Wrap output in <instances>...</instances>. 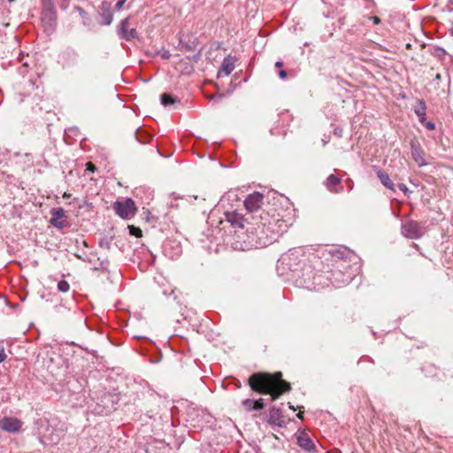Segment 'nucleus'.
Returning <instances> with one entry per match:
<instances>
[{
  "instance_id": "nucleus-1",
  "label": "nucleus",
  "mask_w": 453,
  "mask_h": 453,
  "mask_svg": "<svg viewBox=\"0 0 453 453\" xmlns=\"http://www.w3.org/2000/svg\"><path fill=\"white\" fill-rule=\"evenodd\" d=\"M264 198L263 194L254 192L244 201L251 222H249L247 232L236 231V236L242 242L239 247L241 250L266 247L276 241L288 227L284 216L278 209L270 207L267 210H261Z\"/></svg>"
},
{
  "instance_id": "nucleus-2",
  "label": "nucleus",
  "mask_w": 453,
  "mask_h": 453,
  "mask_svg": "<svg viewBox=\"0 0 453 453\" xmlns=\"http://www.w3.org/2000/svg\"><path fill=\"white\" fill-rule=\"evenodd\" d=\"M280 372L274 374L257 372L249 378L252 390L261 394H270L272 400H276L281 394L290 390V384L282 380Z\"/></svg>"
},
{
  "instance_id": "nucleus-3",
  "label": "nucleus",
  "mask_w": 453,
  "mask_h": 453,
  "mask_svg": "<svg viewBox=\"0 0 453 453\" xmlns=\"http://www.w3.org/2000/svg\"><path fill=\"white\" fill-rule=\"evenodd\" d=\"M113 210L122 219H129L136 213V206L131 198H127L124 201H116L113 203Z\"/></svg>"
},
{
  "instance_id": "nucleus-4",
  "label": "nucleus",
  "mask_w": 453,
  "mask_h": 453,
  "mask_svg": "<svg viewBox=\"0 0 453 453\" xmlns=\"http://www.w3.org/2000/svg\"><path fill=\"white\" fill-rule=\"evenodd\" d=\"M64 436V430L62 428L48 426L45 433L42 435L40 441L44 446H55L59 443Z\"/></svg>"
},
{
  "instance_id": "nucleus-5",
  "label": "nucleus",
  "mask_w": 453,
  "mask_h": 453,
  "mask_svg": "<svg viewBox=\"0 0 453 453\" xmlns=\"http://www.w3.org/2000/svg\"><path fill=\"white\" fill-rule=\"evenodd\" d=\"M402 234L410 239H418L425 234V229L418 222L408 220L402 225Z\"/></svg>"
},
{
  "instance_id": "nucleus-6",
  "label": "nucleus",
  "mask_w": 453,
  "mask_h": 453,
  "mask_svg": "<svg viewBox=\"0 0 453 453\" xmlns=\"http://www.w3.org/2000/svg\"><path fill=\"white\" fill-rule=\"evenodd\" d=\"M129 17L122 19L117 28L118 35L126 41H132L138 37L136 29L129 27Z\"/></svg>"
},
{
  "instance_id": "nucleus-7",
  "label": "nucleus",
  "mask_w": 453,
  "mask_h": 453,
  "mask_svg": "<svg viewBox=\"0 0 453 453\" xmlns=\"http://www.w3.org/2000/svg\"><path fill=\"white\" fill-rule=\"evenodd\" d=\"M226 220L229 222L233 226H238L242 230L245 227V224H247L246 228L250 226L249 222H251L250 217L244 218L241 213L236 211H226L225 212Z\"/></svg>"
},
{
  "instance_id": "nucleus-8",
  "label": "nucleus",
  "mask_w": 453,
  "mask_h": 453,
  "mask_svg": "<svg viewBox=\"0 0 453 453\" xmlns=\"http://www.w3.org/2000/svg\"><path fill=\"white\" fill-rule=\"evenodd\" d=\"M21 426L22 422L17 418L4 417L0 419V428L8 433L19 432Z\"/></svg>"
},
{
  "instance_id": "nucleus-9",
  "label": "nucleus",
  "mask_w": 453,
  "mask_h": 453,
  "mask_svg": "<svg viewBox=\"0 0 453 453\" xmlns=\"http://www.w3.org/2000/svg\"><path fill=\"white\" fill-rule=\"evenodd\" d=\"M111 4L107 1L102 2L101 5L98 9V13L102 19L101 24L104 26H109L111 24L113 19V14L111 11Z\"/></svg>"
},
{
  "instance_id": "nucleus-10",
  "label": "nucleus",
  "mask_w": 453,
  "mask_h": 453,
  "mask_svg": "<svg viewBox=\"0 0 453 453\" xmlns=\"http://www.w3.org/2000/svg\"><path fill=\"white\" fill-rule=\"evenodd\" d=\"M51 219L50 220V224L59 229L66 226L67 223L64 220H61L65 217V211L63 208H53L50 211Z\"/></svg>"
},
{
  "instance_id": "nucleus-11",
  "label": "nucleus",
  "mask_w": 453,
  "mask_h": 453,
  "mask_svg": "<svg viewBox=\"0 0 453 453\" xmlns=\"http://www.w3.org/2000/svg\"><path fill=\"white\" fill-rule=\"evenodd\" d=\"M411 157L418 166L426 165L425 158V152L421 149L419 143L417 141L411 142Z\"/></svg>"
},
{
  "instance_id": "nucleus-12",
  "label": "nucleus",
  "mask_w": 453,
  "mask_h": 453,
  "mask_svg": "<svg viewBox=\"0 0 453 453\" xmlns=\"http://www.w3.org/2000/svg\"><path fill=\"white\" fill-rule=\"evenodd\" d=\"M297 444L303 449L311 452L315 449V445L309 435L305 433H301L297 436Z\"/></svg>"
},
{
  "instance_id": "nucleus-13",
  "label": "nucleus",
  "mask_w": 453,
  "mask_h": 453,
  "mask_svg": "<svg viewBox=\"0 0 453 453\" xmlns=\"http://www.w3.org/2000/svg\"><path fill=\"white\" fill-rule=\"evenodd\" d=\"M340 183L341 179L339 177L335 176L334 174H330L325 181V186L332 193H340L342 190V188H337Z\"/></svg>"
},
{
  "instance_id": "nucleus-14",
  "label": "nucleus",
  "mask_w": 453,
  "mask_h": 453,
  "mask_svg": "<svg viewBox=\"0 0 453 453\" xmlns=\"http://www.w3.org/2000/svg\"><path fill=\"white\" fill-rule=\"evenodd\" d=\"M77 58H78L77 51L72 48L66 49L61 54V58L64 61L65 65H70L75 64Z\"/></svg>"
},
{
  "instance_id": "nucleus-15",
  "label": "nucleus",
  "mask_w": 453,
  "mask_h": 453,
  "mask_svg": "<svg viewBox=\"0 0 453 453\" xmlns=\"http://www.w3.org/2000/svg\"><path fill=\"white\" fill-rule=\"evenodd\" d=\"M234 69V58L228 56L224 58L221 67L219 71V75L224 73L228 76Z\"/></svg>"
},
{
  "instance_id": "nucleus-16",
  "label": "nucleus",
  "mask_w": 453,
  "mask_h": 453,
  "mask_svg": "<svg viewBox=\"0 0 453 453\" xmlns=\"http://www.w3.org/2000/svg\"><path fill=\"white\" fill-rule=\"evenodd\" d=\"M376 174L384 187L395 191V185L393 181L390 180L389 175L385 171L380 168H376Z\"/></svg>"
},
{
  "instance_id": "nucleus-17",
  "label": "nucleus",
  "mask_w": 453,
  "mask_h": 453,
  "mask_svg": "<svg viewBox=\"0 0 453 453\" xmlns=\"http://www.w3.org/2000/svg\"><path fill=\"white\" fill-rule=\"evenodd\" d=\"M267 422L271 425L281 426V423L283 422L281 411L280 409L272 408L269 411Z\"/></svg>"
},
{
  "instance_id": "nucleus-18",
  "label": "nucleus",
  "mask_w": 453,
  "mask_h": 453,
  "mask_svg": "<svg viewBox=\"0 0 453 453\" xmlns=\"http://www.w3.org/2000/svg\"><path fill=\"white\" fill-rule=\"evenodd\" d=\"M414 111L418 116L419 121L421 123H424L426 120V106L424 101L418 100L414 106Z\"/></svg>"
},
{
  "instance_id": "nucleus-19",
  "label": "nucleus",
  "mask_w": 453,
  "mask_h": 453,
  "mask_svg": "<svg viewBox=\"0 0 453 453\" xmlns=\"http://www.w3.org/2000/svg\"><path fill=\"white\" fill-rule=\"evenodd\" d=\"M56 19L55 12L52 11L51 8L46 9V4H44V10L42 12V21L45 22L47 19L50 24L53 22Z\"/></svg>"
},
{
  "instance_id": "nucleus-20",
  "label": "nucleus",
  "mask_w": 453,
  "mask_h": 453,
  "mask_svg": "<svg viewBox=\"0 0 453 453\" xmlns=\"http://www.w3.org/2000/svg\"><path fill=\"white\" fill-rule=\"evenodd\" d=\"M175 102L176 99L170 94L165 93L161 96V104L165 106L173 104Z\"/></svg>"
},
{
  "instance_id": "nucleus-21",
  "label": "nucleus",
  "mask_w": 453,
  "mask_h": 453,
  "mask_svg": "<svg viewBox=\"0 0 453 453\" xmlns=\"http://www.w3.org/2000/svg\"><path fill=\"white\" fill-rule=\"evenodd\" d=\"M58 289L60 292L66 293L70 289V285L66 280H62L58 283Z\"/></svg>"
},
{
  "instance_id": "nucleus-22",
  "label": "nucleus",
  "mask_w": 453,
  "mask_h": 453,
  "mask_svg": "<svg viewBox=\"0 0 453 453\" xmlns=\"http://www.w3.org/2000/svg\"><path fill=\"white\" fill-rule=\"evenodd\" d=\"M242 405L248 411L255 410V401L254 400L246 399L242 402Z\"/></svg>"
},
{
  "instance_id": "nucleus-23",
  "label": "nucleus",
  "mask_w": 453,
  "mask_h": 453,
  "mask_svg": "<svg viewBox=\"0 0 453 453\" xmlns=\"http://www.w3.org/2000/svg\"><path fill=\"white\" fill-rule=\"evenodd\" d=\"M264 400L262 398L255 401V410L259 411L264 408Z\"/></svg>"
},
{
  "instance_id": "nucleus-24",
  "label": "nucleus",
  "mask_w": 453,
  "mask_h": 453,
  "mask_svg": "<svg viewBox=\"0 0 453 453\" xmlns=\"http://www.w3.org/2000/svg\"><path fill=\"white\" fill-rule=\"evenodd\" d=\"M129 229H130V233H131L132 234L136 235V236H141V235H142V231H141V229L136 228V227H134V226H129Z\"/></svg>"
},
{
  "instance_id": "nucleus-25",
  "label": "nucleus",
  "mask_w": 453,
  "mask_h": 453,
  "mask_svg": "<svg viewBox=\"0 0 453 453\" xmlns=\"http://www.w3.org/2000/svg\"><path fill=\"white\" fill-rule=\"evenodd\" d=\"M158 54H160L163 59H168L171 57V54L168 50H162Z\"/></svg>"
},
{
  "instance_id": "nucleus-26",
  "label": "nucleus",
  "mask_w": 453,
  "mask_h": 453,
  "mask_svg": "<svg viewBox=\"0 0 453 453\" xmlns=\"http://www.w3.org/2000/svg\"><path fill=\"white\" fill-rule=\"evenodd\" d=\"M126 2H127V0H119L115 5V9L117 11L121 10V8L123 7V5L125 4Z\"/></svg>"
},
{
  "instance_id": "nucleus-27",
  "label": "nucleus",
  "mask_w": 453,
  "mask_h": 453,
  "mask_svg": "<svg viewBox=\"0 0 453 453\" xmlns=\"http://www.w3.org/2000/svg\"><path fill=\"white\" fill-rule=\"evenodd\" d=\"M75 9L79 12V13L81 14V16L84 19L83 23H84V24H86V20H85V19H86V15H87V13H86V12H84V10H82L81 7L76 6V7H75Z\"/></svg>"
},
{
  "instance_id": "nucleus-28",
  "label": "nucleus",
  "mask_w": 453,
  "mask_h": 453,
  "mask_svg": "<svg viewBox=\"0 0 453 453\" xmlns=\"http://www.w3.org/2000/svg\"><path fill=\"white\" fill-rule=\"evenodd\" d=\"M423 124H425L428 130H434L435 128V125L431 121L424 122Z\"/></svg>"
},
{
  "instance_id": "nucleus-29",
  "label": "nucleus",
  "mask_w": 453,
  "mask_h": 453,
  "mask_svg": "<svg viewBox=\"0 0 453 453\" xmlns=\"http://www.w3.org/2000/svg\"><path fill=\"white\" fill-rule=\"evenodd\" d=\"M59 5L62 9H66L69 5V0H60Z\"/></svg>"
},
{
  "instance_id": "nucleus-30",
  "label": "nucleus",
  "mask_w": 453,
  "mask_h": 453,
  "mask_svg": "<svg viewBox=\"0 0 453 453\" xmlns=\"http://www.w3.org/2000/svg\"><path fill=\"white\" fill-rule=\"evenodd\" d=\"M398 188H399V189L401 191H403L405 194L409 192V189H408L407 186L405 184H403V183L398 184Z\"/></svg>"
},
{
  "instance_id": "nucleus-31",
  "label": "nucleus",
  "mask_w": 453,
  "mask_h": 453,
  "mask_svg": "<svg viewBox=\"0 0 453 453\" xmlns=\"http://www.w3.org/2000/svg\"><path fill=\"white\" fill-rule=\"evenodd\" d=\"M6 358V354L4 352V348L0 347V363L3 362Z\"/></svg>"
},
{
  "instance_id": "nucleus-32",
  "label": "nucleus",
  "mask_w": 453,
  "mask_h": 453,
  "mask_svg": "<svg viewBox=\"0 0 453 453\" xmlns=\"http://www.w3.org/2000/svg\"><path fill=\"white\" fill-rule=\"evenodd\" d=\"M86 165H87V170H88L90 172H95L96 166L91 162L87 163Z\"/></svg>"
},
{
  "instance_id": "nucleus-33",
  "label": "nucleus",
  "mask_w": 453,
  "mask_h": 453,
  "mask_svg": "<svg viewBox=\"0 0 453 453\" xmlns=\"http://www.w3.org/2000/svg\"><path fill=\"white\" fill-rule=\"evenodd\" d=\"M279 76L281 79H285L287 77V72L285 70H280L279 72Z\"/></svg>"
},
{
  "instance_id": "nucleus-34",
  "label": "nucleus",
  "mask_w": 453,
  "mask_h": 453,
  "mask_svg": "<svg viewBox=\"0 0 453 453\" xmlns=\"http://www.w3.org/2000/svg\"><path fill=\"white\" fill-rule=\"evenodd\" d=\"M175 250H175L174 254L172 255V257H173L174 256H179L180 254V251H181L180 250V247L178 244L176 245V249Z\"/></svg>"
},
{
  "instance_id": "nucleus-35",
  "label": "nucleus",
  "mask_w": 453,
  "mask_h": 453,
  "mask_svg": "<svg viewBox=\"0 0 453 453\" xmlns=\"http://www.w3.org/2000/svg\"><path fill=\"white\" fill-rule=\"evenodd\" d=\"M282 65H283V64L280 61H278L275 63V67H277V68H280Z\"/></svg>"
},
{
  "instance_id": "nucleus-36",
  "label": "nucleus",
  "mask_w": 453,
  "mask_h": 453,
  "mask_svg": "<svg viewBox=\"0 0 453 453\" xmlns=\"http://www.w3.org/2000/svg\"><path fill=\"white\" fill-rule=\"evenodd\" d=\"M63 197L65 198V199L70 198L71 197V194L65 192L64 195H63Z\"/></svg>"
},
{
  "instance_id": "nucleus-37",
  "label": "nucleus",
  "mask_w": 453,
  "mask_h": 453,
  "mask_svg": "<svg viewBox=\"0 0 453 453\" xmlns=\"http://www.w3.org/2000/svg\"><path fill=\"white\" fill-rule=\"evenodd\" d=\"M373 20H374V23H379L380 22V19L378 17H372Z\"/></svg>"
},
{
  "instance_id": "nucleus-38",
  "label": "nucleus",
  "mask_w": 453,
  "mask_h": 453,
  "mask_svg": "<svg viewBox=\"0 0 453 453\" xmlns=\"http://www.w3.org/2000/svg\"><path fill=\"white\" fill-rule=\"evenodd\" d=\"M215 97H219L220 99V98H222V96L221 95H219V96H210V99H213Z\"/></svg>"
},
{
  "instance_id": "nucleus-39",
  "label": "nucleus",
  "mask_w": 453,
  "mask_h": 453,
  "mask_svg": "<svg viewBox=\"0 0 453 453\" xmlns=\"http://www.w3.org/2000/svg\"><path fill=\"white\" fill-rule=\"evenodd\" d=\"M172 242H168L167 243H165V250H166L167 249V246L171 244Z\"/></svg>"
},
{
  "instance_id": "nucleus-40",
  "label": "nucleus",
  "mask_w": 453,
  "mask_h": 453,
  "mask_svg": "<svg viewBox=\"0 0 453 453\" xmlns=\"http://www.w3.org/2000/svg\"><path fill=\"white\" fill-rule=\"evenodd\" d=\"M298 417H299L300 418H303V415H302V413H299V414H298Z\"/></svg>"
},
{
  "instance_id": "nucleus-41",
  "label": "nucleus",
  "mask_w": 453,
  "mask_h": 453,
  "mask_svg": "<svg viewBox=\"0 0 453 453\" xmlns=\"http://www.w3.org/2000/svg\"><path fill=\"white\" fill-rule=\"evenodd\" d=\"M349 189H352L353 186L351 184H349Z\"/></svg>"
},
{
  "instance_id": "nucleus-42",
  "label": "nucleus",
  "mask_w": 453,
  "mask_h": 453,
  "mask_svg": "<svg viewBox=\"0 0 453 453\" xmlns=\"http://www.w3.org/2000/svg\"><path fill=\"white\" fill-rule=\"evenodd\" d=\"M10 2H12L13 0H9Z\"/></svg>"
}]
</instances>
